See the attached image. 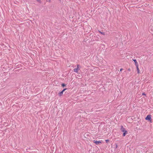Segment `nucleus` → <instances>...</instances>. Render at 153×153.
<instances>
[{"mask_svg": "<svg viewBox=\"0 0 153 153\" xmlns=\"http://www.w3.org/2000/svg\"><path fill=\"white\" fill-rule=\"evenodd\" d=\"M146 120H151V115H148L145 118Z\"/></svg>", "mask_w": 153, "mask_h": 153, "instance_id": "obj_2", "label": "nucleus"}, {"mask_svg": "<svg viewBox=\"0 0 153 153\" xmlns=\"http://www.w3.org/2000/svg\"><path fill=\"white\" fill-rule=\"evenodd\" d=\"M133 61H134V62L135 63V64L136 66H137V65H138V63L137 62V60H136V59H133Z\"/></svg>", "mask_w": 153, "mask_h": 153, "instance_id": "obj_4", "label": "nucleus"}, {"mask_svg": "<svg viewBox=\"0 0 153 153\" xmlns=\"http://www.w3.org/2000/svg\"><path fill=\"white\" fill-rule=\"evenodd\" d=\"M63 92L61 91V92H59L58 94V95L59 96H61L63 94Z\"/></svg>", "mask_w": 153, "mask_h": 153, "instance_id": "obj_7", "label": "nucleus"}, {"mask_svg": "<svg viewBox=\"0 0 153 153\" xmlns=\"http://www.w3.org/2000/svg\"><path fill=\"white\" fill-rule=\"evenodd\" d=\"M121 131L123 132V136H125V135L127 133V131L125 130V129L122 126L121 128Z\"/></svg>", "mask_w": 153, "mask_h": 153, "instance_id": "obj_1", "label": "nucleus"}, {"mask_svg": "<svg viewBox=\"0 0 153 153\" xmlns=\"http://www.w3.org/2000/svg\"><path fill=\"white\" fill-rule=\"evenodd\" d=\"M47 1L50 2H51V0H46Z\"/></svg>", "mask_w": 153, "mask_h": 153, "instance_id": "obj_15", "label": "nucleus"}, {"mask_svg": "<svg viewBox=\"0 0 153 153\" xmlns=\"http://www.w3.org/2000/svg\"><path fill=\"white\" fill-rule=\"evenodd\" d=\"M128 70H129V71H130V69H128Z\"/></svg>", "mask_w": 153, "mask_h": 153, "instance_id": "obj_17", "label": "nucleus"}, {"mask_svg": "<svg viewBox=\"0 0 153 153\" xmlns=\"http://www.w3.org/2000/svg\"><path fill=\"white\" fill-rule=\"evenodd\" d=\"M142 94V95H144V96H146V94H145L144 93H143Z\"/></svg>", "mask_w": 153, "mask_h": 153, "instance_id": "obj_14", "label": "nucleus"}, {"mask_svg": "<svg viewBox=\"0 0 153 153\" xmlns=\"http://www.w3.org/2000/svg\"><path fill=\"white\" fill-rule=\"evenodd\" d=\"M109 140H105V141L106 142V143L108 142H109Z\"/></svg>", "mask_w": 153, "mask_h": 153, "instance_id": "obj_13", "label": "nucleus"}, {"mask_svg": "<svg viewBox=\"0 0 153 153\" xmlns=\"http://www.w3.org/2000/svg\"><path fill=\"white\" fill-rule=\"evenodd\" d=\"M93 142L97 145L101 143V142L100 141H97L94 140H93Z\"/></svg>", "mask_w": 153, "mask_h": 153, "instance_id": "obj_3", "label": "nucleus"}, {"mask_svg": "<svg viewBox=\"0 0 153 153\" xmlns=\"http://www.w3.org/2000/svg\"><path fill=\"white\" fill-rule=\"evenodd\" d=\"M123 70V69L122 68L120 69V71H121Z\"/></svg>", "mask_w": 153, "mask_h": 153, "instance_id": "obj_16", "label": "nucleus"}, {"mask_svg": "<svg viewBox=\"0 0 153 153\" xmlns=\"http://www.w3.org/2000/svg\"><path fill=\"white\" fill-rule=\"evenodd\" d=\"M136 67L137 70V73L139 74L140 73V70L138 68V65L137 66H136Z\"/></svg>", "mask_w": 153, "mask_h": 153, "instance_id": "obj_5", "label": "nucleus"}, {"mask_svg": "<svg viewBox=\"0 0 153 153\" xmlns=\"http://www.w3.org/2000/svg\"><path fill=\"white\" fill-rule=\"evenodd\" d=\"M66 89H67V88H64L62 91L63 92Z\"/></svg>", "mask_w": 153, "mask_h": 153, "instance_id": "obj_10", "label": "nucleus"}, {"mask_svg": "<svg viewBox=\"0 0 153 153\" xmlns=\"http://www.w3.org/2000/svg\"><path fill=\"white\" fill-rule=\"evenodd\" d=\"M78 68H75L74 69V72H76V73H78Z\"/></svg>", "mask_w": 153, "mask_h": 153, "instance_id": "obj_6", "label": "nucleus"}, {"mask_svg": "<svg viewBox=\"0 0 153 153\" xmlns=\"http://www.w3.org/2000/svg\"><path fill=\"white\" fill-rule=\"evenodd\" d=\"M37 1L39 2L40 3H41V1L40 0H37Z\"/></svg>", "mask_w": 153, "mask_h": 153, "instance_id": "obj_11", "label": "nucleus"}, {"mask_svg": "<svg viewBox=\"0 0 153 153\" xmlns=\"http://www.w3.org/2000/svg\"><path fill=\"white\" fill-rule=\"evenodd\" d=\"M79 65H77V68H78V69H79Z\"/></svg>", "mask_w": 153, "mask_h": 153, "instance_id": "obj_12", "label": "nucleus"}, {"mask_svg": "<svg viewBox=\"0 0 153 153\" xmlns=\"http://www.w3.org/2000/svg\"><path fill=\"white\" fill-rule=\"evenodd\" d=\"M61 85L62 87H64L66 86V85L65 84L63 83Z\"/></svg>", "mask_w": 153, "mask_h": 153, "instance_id": "obj_9", "label": "nucleus"}, {"mask_svg": "<svg viewBox=\"0 0 153 153\" xmlns=\"http://www.w3.org/2000/svg\"><path fill=\"white\" fill-rule=\"evenodd\" d=\"M99 32L101 33L102 34L104 35H105V33L104 32H102L100 31H99Z\"/></svg>", "mask_w": 153, "mask_h": 153, "instance_id": "obj_8", "label": "nucleus"}]
</instances>
